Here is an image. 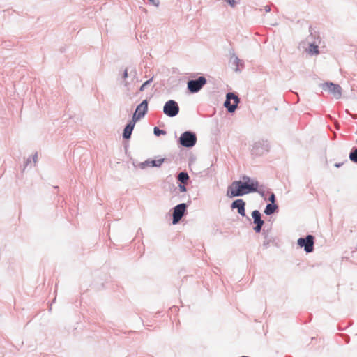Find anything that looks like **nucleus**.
<instances>
[{"instance_id": "f257e3e1", "label": "nucleus", "mask_w": 357, "mask_h": 357, "mask_svg": "<svg viewBox=\"0 0 357 357\" xmlns=\"http://www.w3.org/2000/svg\"><path fill=\"white\" fill-rule=\"evenodd\" d=\"M243 179L244 182L240 181L238 186L241 190L245 192V195L257 191L259 183L257 181L251 180L248 176H243Z\"/></svg>"}, {"instance_id": "f03ea898", "label": "nucleus", "mask_w": 357, "mask_h": 357, "mask_svg": "<svg viewBox=\"0 0 357 357\" xmlns=\"http://www.w3.org/2000/svg\"><path fill=\"white\" fill-rule=\"evenodd\" d=\"M179 141L182 146L192 147L195 144L197 137L194 133L186 131L181 135Z\"/></svg>"}, {"instance_id": "7ed1b4c3", "label": "nucleus", "mask_w": 357, "mask_h": 357, "mask_svg": "<svg viewBox=\"0 0 357 357\" xmlns=\"http://www.w3.org/2000/svg\"><path fill=\"white\" fill-rule=\"evenodd\" d=\"M322 89L330 93L336 99H339L342 96V88L338 84L326 82L323 84Z\"/></svg>"}, {"instance_id": "20e7f679", "label": "nucleus", "mask_w": 357, "mask_h": 357, "mask_svg": "<svg viewBox=\"0 0 357 357\" xmlns=\"http://www.w3.org/2000/svg\"><path fill=\"white\" fill-rule=\"evenodd\" d=\"M163 112L167 116L174 117L178 114L179 107L176 101L170 100L165 104Z\"/></svg>"}, {"instance_id": "39448f33", "label": "nucleus", "mask_w": 357, "mask_h": 357, "mask_svg": "<svg viewBox=\"0 0 357 357\" xmlns=\"http://www.w3.org/2000/svg\"><path fill=\"white\" fill-rule=\"evenodd\" d=\"M206 83L204 77H199L196 80H190L188 82V89L191 93L198 92Z\"/></svg>"}, {"instance_id": "423d86ee", "label": "nucleus", "mask_w": 357, "mask_h": 357, "mask_svg": "<svg viewBox=\"0 0 357 357\" xmlns=\"http://www.w3.org/2000/svg\"><path fill=\"white\" fill-rule=\"evenodd\" d=\"M298 245L300 247H304L306 252H311L314 249V236L312 235L307 236L306 238H300L298 240Z\"/></svg>"}, {"instance_id": "0eeeda50", "label": "nucleus", "mask_w": 357, "mask_h": 357, "mask_svg": "<svg viewBox=\"0 0 357 357\" xmlns=\"http://www.w3.org/2000/svg\"><path fill=\"white\" fill-rule=\"evenodd\" d=\"M238 103V97L232 93H229L227 95V99L225 102V107L227 108L229 112L235 111Z\"/></svg>"}, {"instance_id": "6e6552de", "label": "nucleus", "mask_w": 357, "mask_h": 357, "mask_svg": "<svg viewBox=\"0 0 357 357\" xmlns=\"http://www.w3.org/2000/svg\"><path fill=\"white\" fill-rule=\"evenodd\" d=\"M238 184H240V181H235L231 183V184L228 187L227 191V195L229 197H234L238 196H243L245 195V192L241 191Z\"/></svg>"}, {"instance_id": "1a4fd4ad", "label": "nucleus", "mask_w": 357, "mask_h": 357, "mask_svg": "<svg viewBox=\"0 0 357 357\" xmlns=\"http://www.w3.org/2000/svg\"><path fill=\"white\" fill-rule=\"evenodd\" d=\"M147 111L148 102L147 100H145L142 101V102L137 107L136 110L132 116V120L137 122L146 114Z\"/></svg>"}, {"instance_id": "9d476101", "label": "nucleus", "mask_w": 357, "mask_h": 357, "mask_svg": "<svg viewBox=\"0 0 357 357\" xmlns=\"http://www.w3.org/2000/svg\"><path fill=\"white\" fill-rule=\"evenodd\" d=\"M186 209V205L185 204H181L177 205L174 208L173 212V224H176L181 219Z\"/></svg>"}, {"instance_id": "9b49d317", "label": "nucleus", "mask_w": 357, "mask_h": 357, "mask_svg": "<svg viewBox=\"0 0 357 357\" xmlns=\"http://www.w3.org/2000/svg\"><path fill=\"white\" fill-rule=\"evenodd\" d=\"M252 216L254 219V223L257 225L254 229L257 233H259L264 224V221L261 219V213L259 211L255 210L252 213Z\"/></svg>"}, {"instance_id": "f8f14e48", "label": "nucleus", "mask_w": 357, "mask_h": 357, "mask_svg": "<svg viewBox=\"0 0 357 357\" xmlns=\"http://www.w3.org/2000/svg\"><path fill=\"white\" fill-rule=\"evenodd\" d=\"M245 203L243 199H237L231 204V208H237L238 213L240 215H241L242 216H245Z\"/></svg>"}, {"instance_id": "ddd939ff", "label": "nucleus", "mask_w": 357, "mask_h": 357, "mask_svg": "<svg viewBox=\"0 0 357 357\" xmlns=\"http://www.w3.org/2000/svg\"><path fill=\"white\" fill-rule=\"evenodd\" d=\"M165 159L160 158L158 160H147L142 163L143 167H160Z\"/></svg>"}, {"instance_id": "4468645a", "label": "nucleus", "mask_w": 357, "mask_h": 357, "mask_svg": "<svg viewBox=\"0 0 357 357\" xmlns=\"http://www.w3.org/2000/svg\"><path fill=\"white\" fill-rule=\"evenodd\" d=\"M136 121L132 120L125 128L123 130V137L125 139H129L130 137L131 133L133 130Z\"/></svg>"}, {"instance_id": "2eb2a0df", "label": "nucleus", "mask_w": 357, "mask_h": 357, "mask_svg": "<svg viewBox=\"0 0 357 357\" xmlns=\"http://www.w3.org/2000/svg\"><path fill=\"white\" fill-rule=\"evenodd\" d=\"M277 209V206L275 204H268L264 210V213L266 215H271L275 212Z\"/></svg>"}, {"instance_id": "dca6fc26", "label": "nucleus", "mask_w": 357, "mask_h": 357, "mask_svg": "<svg viewBox=\"0 0 357 357\" xmlns=\"http://www.w3.org/2000/svg\"><path fill=\"white\" fill-rule=\"evenodd\" d=\"M259 148L263 149L262 146H261V144L260 142L255 143L253 146H252V149L251 150L252 152V154H254V155H259V154H260L261 152L259 151Z\"/></svg>"}, {"instance_id": "f3484780", "label": "nucleus", "mask_w": 357, "mask_h": 357, "mask_svg": "<svg viewBox=\"0 0 357 357\" xmlns=\"http://www.w3.org/2000/svg\"><path fill=\"white\" fill-rule=\"evenodd\" d=\"M178 180L183 183H186L188 178H189V176H188V174L185 172H181L178 176Z\"/></svg>"}, {"instance_id": "a211bd4d", "label": "nucleus", "mask_w": 357, "mask_h": 357, "mask_svg": "<svg viewBox=\"0 0 357 357\" xmlns=\"http://www.w3.org/2000/svg\"><path fill=\"white\" fill-rule=\"evenodd\" d=\"M349 158L351 161L357 162V149L349 154Z\"/></svg>"}, {"instance_id": "6ab92c4d", "label": "nucleus", "mask_w": 357, "mask_h": 357, "mask_svg": "<svg viewBox=\"0 0 357 357\" xmlns=\"http://www.w3.org/2000/svg\"><path fill=\"white\" fill-rule=\"evenodd\" d=\"M309 52L314 54H318L319 53V49L318 46L311 44L309 47Z\"/></svg>"}, {"instance_id": "aec40b11", "label": "nucleus", "mask_w": 357, "mask_h": 357, "mask_svg": "<svg viewBox=\"0 0 357 357\" xmlns=\"http://www.w3.org/2000/svg\"><path fill=\"white\" fill-rule=\"evenodd\" d=\"M152 79H153V78H151V79H150L149 80H147L146 82H144V83L141 86V87H140V89H139L140 91H143L145 89L146 86L148 84H149L152 82Z\"/></svg>"}, {"instance_id": "412c9836", "label": "nucleus", "mask_w": 357, "mask_h": 357, "mask_svg": "<svg viewBox=\"0 0 357 357\" xmlns=\"http://www.w3.org/2000/svg\"><path fill=\"white\" fill-rule=\"evenodd\" d=\"M154 134L156 135V136H159L161 134H165V132L164 130H160L158 128L155 127L154 128Z\"/></svg>"}, {"instance_id": "4be33fe9", "label": "nucleus", "mask_w": 357, "mask_h": 357, "mask_svg": "<svg viewBox=\"0 0 357 357\" xmlns=\"http://www.w3.org/2000/svg\"><path fill=\"white\" fill-rule=\"evenodd\" d=\"M269 200L272 202V203H274L275 202V195L274 194H271V195L269 197Z\"/></svg>"}, {"instance_id": "5701e85b", "label": "nucleus", "mask_w": 357, "mask_h": 357, "mask_svg": "<svg viewBox=\"0 0 357 357\" xmlns=\"http://www.w3.org/2000/svg\"><path fill=\"white\" fill-rule=\"evenodd\" d=\"M128 77V70L126 69L123 73V78L126 79Z\"/></svg>"}, {"instance_id": "b1692460", "label": "nucleus", "mask_w": 357, "mask_h": 357, "mask_svg": "<svg viewBox=\"0 0 357 357\" xmlns=\"http://www.w3.org/2000/svg\"><path fill=\"white\" fill-rule=\"evenodd\" d=\"M180 189L182 192H184L186 190L185 187L184 185H180Z\"/></svg>"}, {"instance_id": "393cba45", "label": "nucleus", "mask_w": 357, "mask_h": 357, "mask_svg": "<svg viewBox=\"0 0 357 357\" xmlns=\"http://www.w3.org/2000/svg\"><path fill=\"white\" fill-rule=\"evenodd\" d=\"M342 165H343V163H336V164L335 165V166L336 167H340V166H342Z\"/></svg>"}]
</instances>
